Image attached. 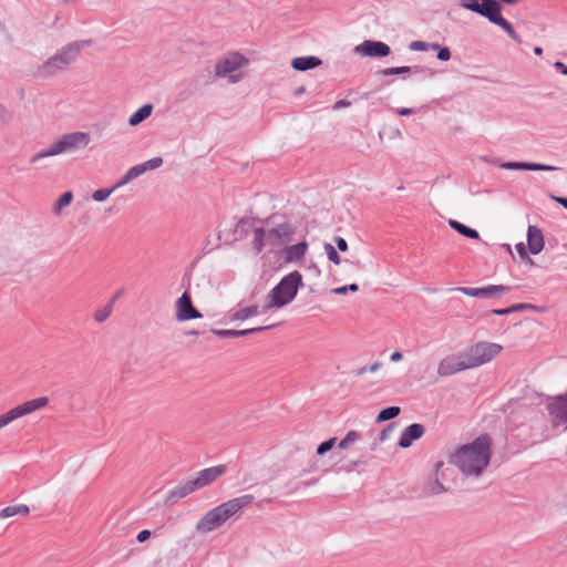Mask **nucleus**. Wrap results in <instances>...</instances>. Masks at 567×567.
Wrapping results in <instances>:
<instances>
[{"instance_id":"1","label":"nucleus","mask_w":567,"mask_h":567,"mask_svg":"<svg viewBox=\"0 0 567 567\" xmlns=\"http://www.w3.org/2000/svg\"><path fill=\"white\" fill-rule=\"evenodd\" d=\"M491 439L482 435L472 443L462 445L450 455L449 462L465 476H480L491 461Z\"/></svg>"},{"instance_id":"2","label":"nucleus","mask_w":567,"mask_h":567,"mask_svg":"<svg viewBox=\"0 0 567 567\" xmlns=\"http://www.w3.org/2000/svg\"><path fill=\"white\" fill-rule=\"evenodd\" d=\"M92 43L91 40L73 41L59 49L52 56L37 66L33 75L38 79H50L68 70L79 58L81 50Z\"/></svg>"},{"instance_id":"3","label":"nucleus","mask_w":567,"mask_h":567,"mask_svg":"<svg viewBox=\"0 0 567 567\" xmlns=\"http://www.w3.org/2000/svg\"><path fill=\"white\" fill-rule=\"evenodd\" d=\"M302 285V276L299 271L295 270L285 276L267 295L261 312L271 308H281L291 302Z\"/></svg>"},{"instance_id":"4","label":"nucleus","mask_w":567,"mask_h":567,"mask_svg":"<svg viewBox=\"0 0 567 567\" xmlns=\"http://www.w3.org/2000/svg\"><path fill=\"white\" fill-rule=\"evenodd\" d=\"M295 228L290 223H282L266 231L264 228H254V239L251 243L256 254H260L267 246L277 248L291 240Z\"/></svg>"},{"instance_id":"5","label":"nucleus","mask_w":567,"mask_h":567,"mask_svg":"<svg viewBox=\"0 0 567 567\" xmlns=\"http://www.w3.org/2000/svg\"><path fill=\"white\" fill-rule=\"evenodd\" d=\"M90 142V135L84 132H73L62 135L55 143L47 150H43L31 157V163L50 156H55L65 152H72L80 146H86Z\"/></svg>"},{"instance_id":"6","label":"nucleus","mask_w":567,"mask_h":567,"mask_svg":"<svg viewBox=\"0 0 567 567\" xmlns=\"http://www.w3.org/2000/svg\"><path fill=\"white\" fill-rule=\"evenodd\" d=\"M502 346L495 342L481 341L470 347L464 353L470 369L492 361L502 351Z\"/></svg>"},{"instance_id":"7","label":"nucleus","mask_w":567,"mask_h":567,"mask_svg":"<svg viewBox=\"0 0 567 567\" xmlns=\"http://www.w3.org/2000/svg\"><path fill=\"white\" fill-rule=\"evenodd\" d=\"M48 403L49 399L47 396H40L14 406L13 409L0 415V430L14 420L28 415L41 408H44L48 405Z\"/></svg>"},{"instance_id":"8","label":"nucleus","mask_w":567,"mask_h":567,"mask_svg":"<svg viewBox=\"0 0 567 567\" xmlns=\"http://www.w3.org/2000/svg\"><path fill=\"white\" fill-rule=\"evenodd\" d=\"M546 410L554 427L565 425V429H567V392L549 398Z\"/></svg>"},{"instance_id":"9","label":"nucleus","mask_w":567,"mask_h":567,"mask_svg":"<svg viewBox=\"0 0 567 567\" xmlns=\"http://www.w3.org/2000/svg\"><path fill=\"white\" fill-rule=\"evenodd\" d=\"M227 520L221 507L218 505L208 511L197 523L196 529L199 533H210L220 527Z\"/></svg>"},{"instance_id":"10","label":"nucleus","mask_w":567,"mask_h":567,"mask_svg":"<svg viewBox=\"0 0 567 567\" xmlns=\"http://www.w3.org/2000/svg\"><path fill=\"white\" fill-rule=\"evenodd\" d=\"M175 308V317L178 321H188L203 317L202 312L194 307L188 291L183 292V295L176 300Z\"/></svg>"},{"instance_id":"11","label":"nucleus","mask_w":567,"mask_h":567,"mask_svg":"<svg viewBox=\"0 0 567 567\" xmlns=\"http://www.w3.org/2000/svg\"><path fill=\"white\" fill-rule=\"evenodd\" d=\"M248 60L240 54L239 52H233L228 54L226 58L217 61L215 65V75L218 78H224L227 74L240 69L246 65Z\"/></svg>"},{"instance_id":"12","label":"nucleus","mask_w":567,"mask_h":567,"mask_svg":"<svg viewBox=\"0 0 567 567\" xmlns=\"http://www.w3.org/2000/svg\"><path fill=\"white\" fill-rule=\"evenodd\" d=\"M470 369L465 355L446 357L439 363L437 374L441 377L452 375L456 372Z\"/></svg>"},{"instance_id":"13","label":"nucleus","mask_w":567,"mask_h":567,"mask_svg":"<svg viewBox=\"0 0 567 567\" xmlns=\"http://www.w3.org/2000/svg\"><path fill=\"white\" fill-rule=\"evenodd\" d=\"M498 4L499 1L497 0H460V6L463 9L475 12L486 19L491 17Z\"/></svg>"},{"instance_id":"14","label":"nucleus","mask_w":567,"mask_h":567,"mask_svg":"<svg viewBox=\"0 0 567 567\" xmlns=\"http://www.w3.org/2000/svg\"><path fill=\"white\" fill-rule=\"evenodd\" d=\"M390 47L381 41L365 40L357 45V53L370 58H384L390 54Z\"/></svg>"},{"instance_id":"15","label":"nucleus","mask_w":567,"mask_h":567,"mask_svg":"<svg viewBox=\"0 0 567 567\" xmlns=\"http://www.w3.org/2000/svg\"><path fill=\"white\" fill-rule=\"evenodd\" d=\"M255 501L254 495L245 494L239 497H235L225 503H221L219 506L221 507L227 519L239 514L244 508L250 506Z\"/></svg>"},{"instance_id":"16","label":"nucleus","mask_w":567,"mask_h":567,"mask_svg":"<svg viewBox=\"0 0 567 567\" xmlns=\"http://www.w3.org/2000/svg\"><path fill=\"white\" fill-rule=\"evenodd\" d=\"M225 472L226 465H217L202 470L197 473L195 478H192V484L196 487V489L203 488L216 481Z\"/></svg>"},{"instance_id":"17","label":"nucleus","mask_w":567,"mask_h":567,"mask_svg":"<svg viewBox=\"0 0 567 567\" xmlns=\"http://www.w3.org/2000/svg\"><path fill=\"white\" fill-rule=\"evenodd\" d=\"M495 165L504 169H515V171H545L553 172L558 169L556 166L538 164V163H527V162H501L499 159L493 161Z\"/></svg>"},{"instance_id":"18","label":"nucleus","mask_w":567,"mask_h":567,"mask_svg":"<svg viewBox=\"0 0 567 567\" xmlns=\"http://www.w3.org/2000/svg\"><path fill=\"white\" fill-rule=\"evenodd\" d=\"M487 20L491 23H494L502 28L514 42L522 43V38L519 37V34L514 30L513 25L502 16L501 3Z\"/></svg>"},{"instance_id":"19","label":"nucleus","mask_w":567,"mask_h":567,"mask_svg":"<svg viewBox=\"0 0 567 567\" xmlns=\"http://www.w3.org/2000/svg\"><path fill=\"white\" fill-rule=\"evenodd\" d=\"M424 433V425L420 423H413L404 429L400 436L398 445L402 449H408L412 445L413 441L421 439Z\"/></svg>"},{"instance_id":"20","label":"nucleus","mask_w":567,"mask_h":567,"mask_svg":"<svg viewBox=\"0 0 567 567\" xmlns=\"http://www.w3.org/2000/svg\"><path fill=\"white\" fill-rule=\"evenodd\" d=\"M274 327H276V324H270V326H265V327H256V328L244 329V330L213 329L212 333H214L215 336H218L220 338H238V337H245V336L254 334L257 332L266 331Z\"/></svg>"},{"instance_id":"21","label":"nucleus","mask_w":567,"mask_h":567,"mask_svg":"<svg viewBox=\"0 0 567 567\" xmlns=\"http://www.w3.org/2000/svg\"><path fill=\"white\" fill-rule=\"evenodd\" d=\"M195 491L196 487L192 484V478L187 480L186 482L179 484L177 487L168 492L165 499V504L173 505L178 499L186 497L187 495Z\"/></svg>"},{"instance_id":"22","label":"nucleus","mask_w":567,"mask_h":567,"mask_svg":"<svg viewBox=\"0 0 567 567\" xmlns=\"http://www.w3.org/2000/svg\"><path fill=\"white\" fill-rule=\"evenodd\" d=\"M163 165L162 157L151 158L142 164L132 166L126 173L132 179H135L146 173L147 171H154Z\"/></svg>"},{"instance_id":"23","label":"nucleus","mask_w":567,"mask_h":567,"mask_svg":"<svg viewBox=\"0 0 567 567\" xmlns=\"http://www.w3.org/2000/svg\"><path fill=\"white\" fill-rule=\"evenodd\" d=\"M528 250L533 255H537L544 248V237L539 228L529 226L527 230Z\"/></svg>"},{"instance_id":"24","label":"nucleus","mask_w":567,"mask_h":567,"mask_svg":"<svg viewBox=\"0 0 567 567\" xmlns=\"http://www.w3.org/2000/svg\"><path fill=\"white\" fill-rule=\"evenodd\" d=\"M322 64V60L315 55L298 56L292 59L291 66L296 71L305 72Z\"/></svg>"},{"instance_id":"25","label":"nucleus","mask_w":567,"mask_h":567,"mask_svg":"<svg viewBox=\"0 0 567 567\" xmlns=\"http://www.w3.org/2000/svg\"><path fill=\"white\" fill-rule=\"evenodd\" d=\"M306 250H307L306 243H298V244L291 245L285 249V258L289 262L301 260L306 254Z\"/></svg>"},{"instance_id":"26","label":"nucleus","mask_w":567,"mask_h":567,"mask_svg":"<svg viewBox=\"0 0 567 567\" xmlns=\"http://www.w3.org/2000/svg\"><path fill=\"white\" fill-rule=\"evenodd\" d=\"M153 112V105L152 104H145L142 107H140L137 111H135L128 118V124L131 126H136L144 122L146 118L151 116Z\"/></svg>"},{"instance_id":"27","label":"nucleus","mask_w":567,"mask_h":567,"mask_svg":"<svg viewBox=\"0 0 567 567\" xmlns=\"http://www.w3.org/2000/svg\"><path fill=\"white\" fill-rule=\"evenodd\" d=\"M30 513V509L27 505H12L4 507L0 511V518H9L16 515L27 516Z\"/></svg>"},{"instance_id":"28","label":"nucleus","mask_w":567,"mask_h":567,"mask_svg":"<svg viewBox=\"0 0 567 567\" xmlns=\"http://www.w3.org/2000/svg\"><path fill=\"white\" fill-rule=\"evenodd\" d=\"M511 287L504 285H489L486 287L480 288L481 298H491L495 296H501L502 293L508 292Z\"/></svg>"},{"instance_id":"29","label":"nucleus","mask_w":567,"mask_h":567,"mask_svg":"<svg viewBox=\"0 0 567 567\" xmlns=\"http://www.w3.org/2000/svg\"><path fill=\"white\" fill-rule=\"evenodd\" d=\"M449 225L451 226V228H453L454 230H456L458 234L467 237V238H472V239H478L480 238V234L473 229V228H470L467 226H465L464 224L457 221V220H454V219H450L449 220Z\"/></svg>"},{"instance_id":"30","label":"nucleus","mask_w":567,"mask_h":567,"mask_svg":"<svg viewBox=\"0 0 567 567\" xmlns=\"http://www.w3.org/2000/svg\"><path fill=\"white\" fill-rule=\"evenodd\" d=\"M259 312L260 311H259L258 306L254 305V306H249V307L239 309L238 311H236L235 313L231 315L230 319L243 321L250 317L257 316Z\"/></svg>"},{"instance_id":"31","label":"nucleus","mask_w":567,"mask_h":567,"mask_svg":"<svg viewBox=\"0 0 567 567\" xmlns=\"http://www.w3.org/2000/svg\"><path fill=\"white\" fill-rule=\"evenodd\" d=\"M401 412L400 406H389L383 409L377 416V422H385L396 417Z\"/></svg>"},{"instance_id":"32","label":"nucleus","mask_w":567,"mask_h":567,"mask_svg":"<svg viewBox=\"0 0 567 567\" xmlns=\"http://www.w3.org/2000/svg\"><path fill=\"white\" fill-rule=\"evenodd\" d=\"M73 199V194L71 192L63 193L59 199L55 202L53 206V213L59 215L62 208L69 206Z\"/></svg>"},{"instance_id":"33","label":"nucleus","mask_w":567,"mask_h":567,"mask_svg":"<svg viewBox=\"0 0 567 567\" xmlns=\"http://www.w3.org/2000/svg\"><path fill=\"white\" fill-rule=\"evenodd\" d=\"M113 311V300H110L102 309L94 312L93 318L96 322H104Z\"/></svg>"},{"instance_id":"34","label":"nucleus","mask_w":567,"mask_h":567,"mask_svg":"<svg viewBox=\"0 0 567 567\" xmlns=\"http://www.w3.org/2000/svg\"><path fill=\"white\" fill-rule=\"evenodd\" d=\"M430 49L437 51V59L440 61H449L451 59V50L447 47H441L439 43H430Z\"/></svg>"},{"instance_id":"35","label":"nucleus","mask_w":567,"mask_h":567,"mask_svg":"<svg viewBox=\"0 0 567 567\" xmlns=\"http://www.w3.org/2000/svg\"><path fill=\"white\" fill-rule=\"evenodd\" d=\"M412 72V68L410 66H396V68H388L380 71V73L384 76L390 75H405Z\"/></svg>"},{"instance_id":"36","label":"nucleus","mask_w":567,"mask_h":567,"mask_svg":"<svg viewBox=\"0 0 567 567\" xmlns=\"http://www.w3.org/2000/svg\"><path fill=\"white\" fill-rule=\"evenodd\" d=\"M425 491L429 494L435 495V494H441V493L445 492L446 489H445L444 485L440 482V480L437 477H435L434 480L430 481L425 485Z\"/></svg>"},{"instance_id":"37","label":"nucleus","mask_w":567,"mask_h":567,"mask_svg":"<svg viewBox=\"0 0 567 567\" xmlns=\"http://www.w3.org/2000/svg\"><path fill=\"white\" fill-rule=\"evenodd\" d=\"M323 248H324V251H326V254L328 256V259L331 262H333L336 265H339L341 260H340V256H339L337 249L334 248V246L329 244V243H326Z\"/></svg>"},{"instance_id":"38","label":"nucleus","mask_w":567,"mask_h":567,"mask_svg":"<svg viewBox=\"0 0 567 567\" xmlns=\"http://www.w3.org/2000/svg\"><path fill=\"white\" fill-rule=\"evenodd\" d=\"M12 121V113L6 105L0 103V127L8 125Z\"/></svg>"},{"instance_id":"39","label":"nucleus","mask_w":567,"mask_h":567,"mask_svg":"<svg viewBox=\"0 0 567 567\" xmlns=\"http://www.w3.org/2000/svg\"><path fill=\"white\" fill-rule=\"evenodd\" d=\"M114 192V188H100V189H96L95 192H93L92 194V198L95 200V202H104L105 199L109 198V196Z\"/></svg>"},{"instance_id":"40","label":"nucleus","mask_w":567,"mask_h":567,"mask_svg":"<svg viewBox=\"0 0 567 567\" xmlns=\"http://www.w3.org/2000/svg\"><path fill=\"white\" fill-rule=\"evenodd\" d=\"M336 441H337L336 437H331V439L322 442L321 444H319L317 447V454L324 455L327 452H329L330 450L333 449Z\"/></svg>"},{"instance_id":"41","label":"nucleus","mask_w":567,"mask_h":567,"mask_svg":"<svg viewBox=\"0 0 567 567\" xmlns=\"http://www.w3.org/2000/svg\"><path fill=\"white\" fill-rule=\"evenodd\" d=\"M354 444V431H349L346 436L339 442V450H347Z\"/></svg>"},{"instance_id":"42","label":"nucleus","mask_w":567,"mask_h":567,"mask_svg":"<svg viewBox=\"0 0 567 567\" xmlns=\"http://www.w3.org/2000/svg\"><path fill=\"white\" fill-rule=\"evenodd\" d=\"M454 290L456 291H460L466 296H470V297H478L481 298V292H480V288H471V287H458V288H455Z\"/></svg>"},{"instance_id":"43","label":"nucleus","mask_w":567,"mask_h":567,"mask_svg":"<svg viewBox=\"0 0 567 567\" xmlns=\"http://www.w3.org/2000/svg\"><path fill=\"white\" fill-rule=\"evenodd\" d=\"M427 49H430V44L424 41H413L410 44L412 51H425Z\"/></svg>"},{"instance_id":"44","label":"nucleus","mask_w":567,"mask_h":567,"mask_svg":"<svg viewBox=\"0 0 567 567\" xmlns=\"http://www.w3.org/2000/svg\"><path fill=\"white\" fill-rule=\"evenodd\" d=\"M380 367H381V363H380V362H374V363H373L371 367H369V368L363 367V368L357 369V375H362V374H364L367 371L375 372Z\"/></svg>"},{"instance_id":"45","label":"nucleus","mask_w":567,"mask_h":567,"mask_svg":"<svg viewBox=\"0 0 567 567\" xmlns=\"http://www.w3.org/2000/svg\"><path fill=\"white\" fill-rule=\"evenodd\" d=\"M347 291L354 292V284H349V285H346L343 287H339V288H336L332 290V292L336 295H343Z\"/></svg>"},{"instance_id":"46","label":"nucleus","mask_w":567,"mask_h":567,"mask_svg":"<svg viewBox=\"0 0 567 567\" xmlns=\"http://www.w3.org/2000/svg\"><path fill=\"white\" fill-rule=\"evenodd\" d=\"M133 179L130 177V175L127 173H125L121 179L117 181V183L112 187L115 189L128 184L130 182H132Z\"/></svg>"},{"instance_id":"47","label":"nucleus","mask_w":567,"mask_h":567,"mask_svg":"<svg viewBox=\"0 0 567 567\" xmlns=\"http://www.w3.org/2000/svg\"><path fill=\"white\" fill-rule=\"evenodd\" d=\"M151 535H152L151 530L143 529L137 534L136 539L138 543H144L150 539Z\"/></svg>"},{"instance_id":"48","label":"nucleus","mask_w":567,"mask_h":567,"mask_svg":"<svg viewBox=\"0 0 567 567\" xmlns=\"http://www.w3.org/2000/svg\"><path fill=\"white\" fill-rule=\"evenodd\" d=\"M250 225V220L248 218H240L236 225V230L240 229L241 233L247 231L246 226Z\"/></svg>"},{"instance_id":"49","label":"nucleus","mask_w":567,"mask_h":567,"mask_svg":"<svg viewBox=\"0 0 567 567\" xmlns=\"http://www.w3.org/2000/svg\"><path fill=\"white\" fill-rule=\"evenodd\" d=\"M512 312L522 311L525 309H530L533 306L530 303H516L509 307Z\"/></svg>"},{"instance_id":"50","label":"nucleus","mask_w":567,"mask_h":567,"mask_svg":"<svg viewBox=\"0 0 567 567\" xmlns=\"http://www.w3.org/2000/svg\"><path fill=\"white\" fill-rule=\"evenodd\" d=\"M336 244H337V247L340 251H347L348 250V243L344 238L342 237H337L336 238Z\"/></svg>"},{"instance_id":"51","label":"nucleus","mask_w":567,"mask_h":567,"mask_svg":"<svg viewBox=\"0 0 567 567\" xmlns=\"http://www.w3.org/2000/svg\"><path fill=\"white\" fill-rule=\"evenodd\" d=\"M351 102L347 100H339L334 103L333 110H340L341 107L350 106Z\"/></svg>"},{"instance_id":"52","label":"nucleus","mask_w":567,"mask_h":567,"mask_svg":"<svg viewBox=\"0 0 567 567\" xmlns=\"http://www.w3.org/2000/svg\"><path fill=\"white\" fill-rule=\"evenodd\" d=\"M554 66H555L558 71H560V72H561V74L567 75V65H566V64H564V63H563V62H560V61H556V62L554 63Z\"/></svg>"},{"instance_id":"53","label":"nucleus","mask_w":567,"mask_h":567,"mask_svg":"<svg viewBox=\"0 0 567 567\" xmlns=\"http://www.w3.org/2000/svg\"><path fill=\"white\" fill-rule=\"evenodd\" d=\"M491 313L496 315V316H505V315L512 313V311H511V308L508 307L505 309H493L491 311Z\"/></svg>"},{"instance_id":"54","label":"nucleus","mask_w":567,"mask_h":567,"mask_svg":"<svg viewBox=\"0 0 567 567\" xmlns=\"http://www.w3.org/2000/svg\"><path fill=\"white\" fill-rule=\"evenodd\" d=\"M516 250L522 258H527V252L523 243L516 245Z\"/></svg>"},{"instance_id":"55","label":"nucleus","mask_w":567,"mask_h":567,"mask_svg":"<svg viewBox=\"0 0 567 567\" xmlns=\"http://www.w3.org/2000/svg\"><path fill=\"white\" fill-rule=\"evenodd\" d=\"M413 113H414L413 109H409V107H402V109L398 110V114H400L402 116L411 115Z\"/></svg>"},{"instance_id":"56","label":"nucleus","mask_w":567,"mask_h":567,"mask_svg":"<svg viewBox=\"0 0 567 567\" xmlns=\"http://www.w3.org/2000/svg\"><path fill=\"white\" fill-rule=\"evenodd\" d=\"M553 199L567 209V197L553 196Z\"/></svg>"},{"instance_id":"57","label":"nucleus","mask_w":567,"mask_h":567,"mask_svg":"<svg viewBox=\"0 0 567 567\" xmlns=\"http://www.w3.org/2000/svg\"><path fill=\"white\" fill-rule=\"evenodd\" d=\"M403 358L402 353L400 351H394L392 354H391V361L393 362H399L401 361Z\"/></svg>"},{"instance_id":"58","label":"nucleus","mask_w":567,"mask_h":567,"mask_svg":"<svg viewBox=\"0 0 567 567\" xmlns=\"http://www.w3.org/2000/svg\"><path fill=\"white\" fill-rule=\"evenodd\" d=\"M444 466V463L442 461H439L435 463L434 465V472H435V475L439 474V472L441 471V468Z\"/></svg>"},{"instance_id":"59","label":"nucleus","mask_w":567,"mask_h":567,"mask_svg":"<svg viewBox=\"0 0 567 567\" xmlns=\"http://www.w3.org/2000/svg\"><path fill=\"white\" fill-rule=\"evenodd\" d=\"M393 426H394V424H389V425L386 426V429H384V430L382 431V433H381V440H382V441H383V440H385V436H386V432H388V430H391Z\"/></svg>"},{"instance_id":"60","label":"nucleus","mask_w":567,"mask_h":567,"mask_svg":"<svg viewBox=\"0 0 567 567\" xmlns=\"http://www.w3.org/2000/svg\"><path fill=\"white\" fill-rule=\"evenodd\" d=\"M122 292H123V291H122V290H120V291H117V292L112 297V299H111V300H113V303L117 300V298H120V297H121Z\"/></svg>"},{"instance_id":"61","label":"nucleus","mask_w":567,"mask_h":567,"mask_svg":"<svg viewBox=\"0 0 567 567\" xmlns=\"http://www.w3.org/2000/svg\"><path fill=\"white\" fill-rule=\"evenodd\" d=\"M534 53H535L536 55H540V54L543 53V49H542L540 47H535V48H534Z\"/></svg>"},{"instance_id":"62","label":"nucleus","mask_w":567,"mask_h":567,"mask_svg":"<svg viewBox=\"0 0 567 567\" xmlns=\"http://www.w3.org/2000/svg\"><path fill=\"white\" fill-rule=\"evenodd\" d=\"M229 80H230V82L235 83V82H237V81H238V76L230 75V76H229Z\"/></svg>"},{"instance_id":"63","label":"nucleus","mask_w":567,"mask_h":567,"mask_svg":"<svg viewBox=\"0 0 567 567\" xmlns=\"http://www.w3.org/2000/svg\"><path fill=\"white\" fill-rule=\"evenodd\" d=\"M200 332L198 330H192L188 332V334L198 336Z\"/></svg>"},{"instance_id":"64","label":"nucleus","mask_w":567,"mask_h":567,"mask_svg":"<svg viewBox=\"0 0 567 567\" xmlns=\"http://www.w3.org/2000/svg\"><path fill=\"white\" fill-rule=\"evenodd\" d=\"M303 91H305V89H303V86H301V87H299V89L297 90V92H296V93H297V94H301Z\"/></svg>"}]
</instances>
